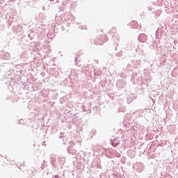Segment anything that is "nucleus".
Listing matches in <instances>:
<instances>
[{"mask_svg": "<svg viewBox=\"0 0 178 178\" xmlns=\"http://www.w3.org/2000/svg\"><path fill=\"white\" fill-rule=\"evenodd\" d=\"M67 151L69 154H71L72 155H76V152H77L75 149H68Z\"/></svg>", "mask_w": 178, "mask_h": 178, "instance_id": "f257e3e1", "label": "nucleus"}]
</instances>
